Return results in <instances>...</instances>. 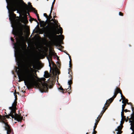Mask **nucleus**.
<instances>
[{"label": "nucleus", "mask_w": 134, "mask_h": 134, "mask_svg": "<svg viewBox=\"0 0 134 134\" xmlns=\"http://www.w3.org/2000/svg\"><path fill=\"white\" fill-rule=\"evenodd\" d=\"M42 68H15V72L18 77L19 82L24 81L25 85L28 88H30L35 85L36 84L34 72L37 75L36 72L38 71L33 68H37L39 70Z\"/></svg>", "instance_id": "obj_1"}, {"label": "nucleus", "mask_w": 134, "mask_h": 134, "mask_svg": "<svg viewBox=\"0 0 134 134\" xmlns=\"http://www.w3.org/2000/svg\"><path fill=\"white\" fill-rule=\"evenodd\" d=\"M46 29V33L48 35L49 39L56 46H58L59 48H63V46L60 44L58 37H60L61 39H63L64 37L63 35H57L60 33L61 34L63 32V29L62 27H60V30H57L54 27L51 26H46L45 27Z\"/></svg>", "instance_id": "obj_2"}, {"label": "nucleus", "mask_w": 134, "mask_h": 134, "mask_svg": "<svg viewBox=\"0 0 134 134\" xmlns=\"http://www.w3.org/2000/svg\"><path fill=\"white\" fill-rule=\"evenodd\" d=\"M8 5H13L14 7H19L20 2L23 3L24 5L23 7L24 11L25 12H28L29 9L28 6L25 3H24L23 0H6Z\"/></svg>", "instance_id": "obj_3"}, {"label": "nucleus", "mask_w": 134, "mask_h": 134, "mask_svg": "<svg viewBox=\"0 0 134 134\" xmlns=\"http://www.w3.org/2000/svg\"><path fill=\"white\" fill-rule=\"evenodd\" d=\"M46 79L44 77L41 78L40 80V82H41V84L38 83L37 85L38 87L41 92H47L48 91V86L47 82L46 81Z\"/></svg>", "instance_id": "obj_4"}, {"label": "nucleus", "mask_w": 134, "mask_h": 134, "mask_svg": "<svg viewBox=\"0 0 134 134\" xmlns=\"http://www.w3.org/2000/svg\"><path fill=\"white\" fill-rule=\"evenodd\" d=\"M13 34L15 36H16L15 38L17 42V43H14V45L15 46H16L18 47L21 44L22 41L24 40L23 37L22 36L23 34L22 30L19 31L15 30L13 32Z\"/></svg>", "instance_id": "obj_5"}, {"label": "nucleus", "mask_w": 134, "mask_h": 134, "mask_svg": "<svg viewBox=\"0 0 134 134\" xmlns=\"http://www.w3.org/2000/svg\"><path fill=\"white\" fill-rule=\"evenodd\" d=\"M7 7L9 12V19L11 21H12L16 17V15L14 13V12L17 10L19 8L18 7H14L13 5H8Z\"/></svg>", "instance_id": "obj_6"}, {"label": "nucleus", "mask_w": 134, "mask_h": 134, "mask_svg": "<svg viewBox=\"0 0 134 134\" xmlns=\"http://www.w3.org/2000/svg\"><path fill=\"white\" fill-rule=\"evenodd\" d=\"M16 110L14 109L12 110L9 116H11L12 118H14L18 122L21 121L23 119V116L19 115L16 113Z\"/></svg>", "instance_id": "obj_7"}, {"label": "nucleus", "mask_w": 134, "mask_h": 134, "mask_svg": "<svg viewBox=\"0 0 134 134\" xmlns=\"http://www.w3.org/2000/svg\"><path fill=\"white\" fill-rule=\"evenodd\" d=\"M5 119L4 117L0 115V122L5 124V129L7 131V134H10L12 132V129L11 126L8 124V122H5L4 120Z\"/></svg>", "instance_id": "obj_8"}, {"label": "nucleus", "mask_w": 134, "mask_h": 134, "mask_svg": "<svg viewBox=\"0 0 134 134\" xmlns=\"http://www.w3.org/2000/svg\"><path fill=\"white\" fill-rule=\"evenodd\" d=\"M25 63L27 64L32 65V67H42L36 66L35 65L37 64V62L35 59H31L29 57L26 58L25 59Z\"/></svg>", "instance_id": "obj_9"}, {"label": "nucleus", "mask_w": 134, "mask_h": 134, "mask_svg": "<svg viewBox=\"0 0 134 134\" xmlns=\"http://www.w3.org/2000/svg\"><path fill=\"white\" fill-rule=\"evenodd\" d=\"M120 90L119 88L118 87L116 88L114 92V95L112 97L108 99V101H110V103H111L112 102L114 98L116 97L117 94L119 93Z\"/></svg>", "instance_id": "obj_10"}, {"label": "nucleus", "mask_w": 134, "mask_h": 134, "mask_svg": "<svg viewBox=\"0 0 134 134\" xmlns=\"http://www.w3.org/2000/svg\"><path fill=\"white\" fill-rule=\"evenodd\" d=\"M47 58L48 61L49 63V66L50 67H52L51 64V62L52 64L53 65L52 67H57L54 63L52 61V55H49V57H47Z\"/></svg>", "instance_id": "obj_11"}, {"label": "nucleus", "mask_w": 134, "mask_h": 134, "mask_svg": "<svg viewBox=\"0 0 134 134\" xmlns=\"http://www.w3.org/2000/svg\"><path fill=\"white\" fill-rule=\"evenodd\" d=\"M110 101H109L108 102V100H107L106 103H105L104 106L103 108V110L102 111L103 112V113H104L105 112V111L107 109V107L110 105Z\"/></svg>", "instance_id": "obj_12"}, {"label": "nucleus", "mask_w": 134, "mask_h": 134, "mask_svg": "<svg viewBox=\"0 0 134 134\" xmlns=\"http://www.w3.org/2000/svg\"><path fill=\"white\" fill-rule=\"evenodd\" d=\"M21 23L24 24H26L28 23V21L27 20V17L26 16L23 17L21 19Z\"/></svg>", "instance_id": "obj_13"}, {"label": "nucleus", "mask_w": 134, "mask_h": 134, "mask_svg": "<svg viewBox=\"0 0 134 134\" xmlns=\"http://www.w3.org/2000/svg\"><path fill=\"white\" fill-rule=\"evenodd\" d=\"M16 65L18 66L17 67H31V66H21L20 65H21V62L19 60H18L16 63ZM14 67H17L14 66Z\"/></svg>", "instance_id": "obj_14"}, {"label": "nucleus", "mask_w": 134, "mask_h": 134, "mask_svg": "<svg viewBox=\"0 0 134 134\" xmlns=\"http://www.w3.org/2000/svg\"><path fill=\"white\" fill-rule=\"evenodd\" d=\"M52 9H51L50 12L49 14V16H48V17L47 18V19L46 20V21H50V20L52 18V16H51V13L52 12Z\"/></svg>", "instance_id": "obj_15"}, {"label": "nucleus", "mask_w": 134, "mask_h": 134, "mask_svg": "<svg viewBox=\"0 0 134 134\" xmlns=\"http://www.w3.org/2000/svg\"><path fill=\"white\" fill-rule=\"evenodd\" d=\"M72 77H71V78H70V80L68 81V84L69 85V87H70V90H71V85L72 83Z\"/></svg>", "instance_id": "obj_16"}, {"label": "nucleus", "mask_w": 134, "mask_h": 134, "mask_svg": "<svg viewBox=\"0 0 134 134\" xmlns=\"http://www.w3.org/2000/svg\"><path fill=\"white\" fill-rule=\"evenodd\" d=\"M44 77L46 78H48L50 76V75L48 72L47 71L44 72Z\"/></svg>", "instance_id": "obj_17"}, {"label": "nucleus", "mask_w": 134, "mask_h": 134, "mask_svg": "<svg viewBox=\"0 0 134 134\" xmlns=\"http://www.w3.org/2000/svg\"><path fill=\"white\" fill-rule=\"evenodd\" d=\"M58 89L59 90L62 91V92L63 93H66L67 92V90H64L62 86H60Z\"/></svg>", "instance_id": "obj_18"}, {"label": "nucleus", "mask_w": 134, "mask_h": 134, "mask_svg": "<svg viewBox=\"0 0 134 134\" xmlns=\"http://www.w3.org/2000/svg\"><path fill=\"white\" fill-rule=\"evenodd\" d=\"M30 3V7L31 8V9L33 10L34 11V13H35L36 11H37V10H36L35 9L32 7V5H31V3L30 2H29V4Z\"/></svg>", "instance_id": "obj_19"}, {"label": "nucleus", "mask_w": 134, "mask_h": 134, "mask_svg": "<svg viewBox=\"0 0 134 134\" xmlns=\"http://www.w3.org/2000/svg\"><path fill=\"white\" fill-rule=\"evenodd\" d=\"M68 71H69L68 74H69V77H70V78H71V77H72L71 75V74H72V72H71V69L70 68H69L68 69Z\"/></svg>", "instance_id": "obj_20"}, {"label": "nucleus", "mask_w": 134, "mask_h": 134, "mask_svg": "<svg viewBox=\"0 0 134 134\" xmlns=\"http://www.w3.org/2000/svg\"><path fill=\"white\" fill-rule=\"evenodd\" d=\"M35 14H36L38 20L40 22L41 21V20L39 18V14L37 13V11H36Z\"/></svg>", "instance_id": "obj_21"}, {"label": "nucleus", "mask_w": 134, "mask_h": 134, "mask_svg": "<svg viewBox=\"0 0 134 134\" xmlns=\"http://www.w3.org/2000/svg\"><path fill=\"white\" fill-rule=\"evenodd\" d=\"M126 105V103L122 105V111H124L125 110V108Z\"/></svg>", "instance_id": "obj_22"}, {"label": "nucleus", "mask_w": 134, "mask_h": 134, "mask_svg": "<svg viewBox=\"0 0 134 134\" xmlns=\"http://www.w3.org/2000/svg\"><path fill=\"white\" fill-rule=\"evenodd\" d=\"M50 83V85H49V87L50 88H52L53 86V81H51Z\"/></svg>", "instance_id": "obj_23"}, {"label": "nucleus", "mask_w": 134, "mask_h": 134, "mask_svg": "<svg viewBox=\"0 0 134 134\" xmlns=\"http://www.w3.org/2000/svg\"><path fill=\"white\" fill-rule=\"evenodd\" d=\"M122 128V126H119L117 128L118 131H121Z\"/></svg>", "instance_id": "obj_24"}, {"label": "nucleus", "mask_w": 134, "mask_h": 134, "mask_svg": "<svg viewBox=\"0 0 134 134\" xmlns=\"http://www.w3.org/2000/svg\"><path fill=\"white\" fill-rule=\"evenodd\" d=\"M130 125L131 126L130 127V129H131L133 131V132L134 131V128L133 127V126L132 123H131Z\"/></svg>", "instance_id": "obj_25"}, {"label": "nucleus", "mask_w": 134, "mask_h": 134, "mask_svg": "<svg viewBox=\"0 0 134 134\" xmlns=\"http://www.w3.org/2000/svg\"><path fill=\"white\" fill-rule=\"evenodd\" d=\"M16 105L17 104L14 102L12 104V106H13V107H14V108H16Z\"/></svg>", "instance_id": "obj_26"}, {"label": "nucleus", "mask_w": 134, "mask_h": 134, "mask_svg": "<svg viewBox=\"0 0 134 134\" xmlns=\"http://www.w3.org/2000/svg\"><path fill=\"white\" fill-rule=\"evenodd\" d=\"M16 90H15V91H14V96H15V99H17V95H16Z\"/></svg>", "instance_id": "obj_27"}, {"label": "nucleus", "mask_w": 134, "mask_h": 134, "mask_svg": "<svg viewBox=\"0 0 134 134\" xmlns=\"http://www.w3.org/2000/svg\"><path fill=\"white\" fill-rule=\"evenodd\" d=\"M125 103H127V104H129V103L128 102V100L127 99L125 98L124 100Z\"/></svg>", "instance_id": "obj_28"}, {"label": "nucleus", "mask_w": 134, "mask_h": 134, "mask_svg": "<svg viewBox=\"0 0 134 134\" xmlns=\"http://www.w3.org/2000/svg\"><path fill=\"white\" fill-rule=\"evenodd\" d=\"M98 124V123L97 122H96H96L95 123V124H94L95 125L94 127V128H93V129H94H94H96L97 127V125Z\"/></svg>", "instance_id": "obj_29"}, {"label": "nucleus", "mask_w": 134, "mask_h": 134, "mask_svg": "<svg viewBox=\"0 0 134 134\" xmlns=\"http://www.w3.org/2000/svg\"><path fill=\"white\" fill-rule=\"evenodd\" d=\"M55 0H54L53 2L52 3V7L51 8V9H52V10H53V7L54 5V4L55 3Z\"/></svg>", "instance_id": "obj_30"}, {"label": "nucleus", "mask_w": 134, "mask_h": 134, "mask_svg": "<svg viewBox=\"0 0 134 134\" xmlns=\"http://www.w3.org/2000/svg\"><path fill=\"white\" fill-rule=\"evenodd\" d=\"M130 104H131V107L132 108V111H133L134 110V107H133V105L132 104V103H130Z\"/></svg>", "instance_id": "obj_31"}, {"label": "nucleus", "mask_w": 134, "mask_h": 134, "mask_svg": "<svg viewBox=\"0 0 134 134\" xmlns=\"http://www.w3.org/2000/svg\"><path fill=\"white\" fill-rule=\"evenodd\" d=\"M126 116H124H124H123L122 117V118L121 120H122L123 119H124V120H123V123L124 122L125 120L126 119Z\"/></svg>", "instance_id": "obj_32"}, {"label": "nucleus", "mask_w": 134, "mask_h": 134, "mask_svg": "<svg viewBox=\"0 0 134 134\" xmlns=\"http://www.w3.org/2000/svg\"><path fill=\"white\" fill-rule=\"evenodd\" d=\"M100 118H99V117H98L97 118V120H96V121L98 123L99 122V121H100Z\"/></svg>", "instance_id": "obj_33"}, {"label": "nucleus", "mask_w": 134, "mask_h": 134, "mask_svg": "<svg viewBox=\"0 0 134 134\" xmlns=\"http://www.w3.org/2000/svg\"><path fill=\"white\" fill-rule=\"evenodd\" d=\"M50 21H49V22H50L51 21H53L54 23H55V21H56V20L55 19H52L51 20H50Z\"/></svg>", "instance_id": "obj_34"}, {"label": "nucleus", "mask_w": 134, "mask_h": 134, "mask_svg": "<svg viewBox=\"0 0 134 134\" xmlns=\"http://www.w3.org/2000/svg\"><path fill=\"white\" fill-rule=\"evenodd\" d=\"M124 111H123L122 110V111L121 112V117H122L123 116H124Z\"/></svg>", "instance_id": "obj_35"}, {"label": "nucleus", "mask_w": 134, "mask_h": 134, "mask_svg": "<svg viewBox=\"0 0 134 134\" xmlns=\"http://www.w3.org/2000/svg\"><path fill=\"white\" fill-rule=\"evenodd\" d=\"M122 131H118V132H116V134H121L122 133Z\"/></svg>", "instance_id": "obj_36"}, {"label": "nucleus", "mask_w": 134, "mask_h": 134, "mask_svg": "<svg viewBox=\"0 0 134 134\" xmlns=\"http://www.w3.org/2000/svg\"><path fill=\"white\" fill-rule=\"evenodd\" d=\"M43 15L47 19V18L48 17V16L47 14L46 13H44L43 14Z\"/></svg>", "instance_id": "obj_37"}, {"label": "nucleus", "mask_w": 134, "mask_h": 134, "mask_svg": "<svg viewBox=\"0 0 134 134\" xmlns=\"http://www.w3.org/2000/svg\"><path fill=\"white\" fill-rule=\"evenodd\" d=\"M119 15L120 16H123V14L122 12H120L119 13Z\"/></svg>", "instance_id": "obj_38"}, {"label": "nucleus", "mask_w": 134, "mask_h": 134, "mask_svg": "<svg viewBox=\"0 0 134 134\" xmlns=\"http://www.w3.org/2000/svg\"><path fill=\"white\" fill-rule=\"evenodd\" d=\"M72 64L71 63V61L70 60L69 61V67H72Z\"/></svg>", "instance_id": "obj_39"}, {"label": "nucleus", "mask_w": 134, "mask_h": 134, "mask_svg": "<svg viewBox=\"0 0 134 134\" xmlns=\"http://www.w3.org/2000/svg\"><path fill=\"white\" fill-rule=\"evenodd\" d=\"M32 19L33 20H34V21H35L36 22H37V23L38 24V22L37 21V20L36 19H35L33 18H32Z\"/></svg>", "instance_id": "obj_40"}, {"label": "nucleus", "mask_w": 134, "mask_h": 134, "mask_svg": "<svg viewBox=\"0 0 134 134\" xmlns=\"http://www.w3.org/2000/svg\"><path fill=\"white\" fill-rule=\"evenodd\" d=\"M121 99L122 100H124V99H125L126 98L125 97L122 95V96H121Z\"/></svg>", "instance_id": "obj_41"}, {"label": "nucleus", "mask_w": 134, "mask_h": 134, "mask_svg": "<svg viewBox=\"0 0 134 134\" xmlns=\"http://www.w3.org/2000/svg\"><path fill=\"white\" fill-rule=\"evenodd\" d=\"M93 134H96V133H97V132L95 131V129H94H94H93Z\"/></svg>", "instance_id": "obj_42"}, {"label": "nucleus", "mask_w": 134, "mask_h": 134, "mask_svg": "<svg viewBox=\"0 0 134 134\" xmlns=\"http://www.w3.org/2000/svg\"><path fill=\"white\" fill-rule=\"evenodd\" d=\"M13 108H14V107H13L12 106L11 107H10L9 108V109L10 110H12L13 109H13Z\"/></svg>", "instance_id": "obj_43"}, {"label": "nucleus", "mask_w": 134, "mask_h": 134, "mask_svg": "<svg viewBox=\"0 0 134 134\" xmlns=\"http://www.w3.org/2000/svg\"><path fill=\"white\" fill-rule=\"evenodd\" d=\"M11 41H12V42H13L14 43L15 42L14 41V40L13 37H11Z\"/></svg>", "instance_id": "obj_44"}, {"label": "nucleus", "mask_w": 134, "mask_h": 134, "mask_svg": "<svg viewBox=\"0 0 134 134\" xmlns=\"http://www.w3.org/2000/svg\"><path fill=\"white\" fill-rule=\"evenodd\" d=\"M124 111H125L126 113L127 112H130V111L126 109L124 110Z\"/></svg>", "instance_id": "obj_45"}, {"label": "nucleus", "mask_w": 134, "mask_h": 134, "mask_svg": "<svg viewBox=\"0 0 134 134\" xmlns=\"http://www.w3.org/2000/svg\"><path fill=\"white\" fill-rule=\"evenodd\" d=\"M66 54L68 55H69V59H70V60L71 61V56L68 53H66Z\"/></svg>", "instance_id": "obj_46"}, {"label": "nucleus", "mask_w": 134, "mask_h": 134, "mask_svg": "<svg viewBox=\"0 0 134 134\" xmlns=\"http://www.w3.org/2000/svg\"><path fill=\"white\" fill-rule=\"evenodd\" d=\"M119 93H120V94H121V96H122V92H121V90H120V91L119 92Z\"/></svg>", "instance_id": "obj_47"}, {"label": "nucleus", "mask_w": 134, "mask_h": 134, "mask_svg": "<svg viewBox=\"0 0 134 134\" xmlns=\"http://www.w3.org/2000/svg\"><path fill=\"white\" fill-rule=\"evenodd\" d=\"M58 68H50V71H51V70L52 69V68H54L55 69H58Z\"/></svg>", "instance_id": "obj_48"}, {"label": "nucleus", "mask_w": 134, "mask_h": 134, "mask_svg": "<svg viewBox=\"0 0 134 134\" xmlns=\"http://www.w3.org/2000/svg\"><path fill=\"white\" fill-rule=\"evenodd\" d=\"M55 23H54L56 24L57 25V24L58 23V21L57 20H56V21H55Z\"/></svg>", "instance_id": "obj_49"}, {"label": "nucleus", "mask_w": 134, "mask_h": 134, "mask_svg": "<svg viewBox=\"0 0 134 134\" xmlns=\"http://www.w3.org/2000/svg\"><path fill=\"white\" fill-rule=\"evenodd\" d=\"M68 89H69V88H68V89H66L67 91L68 92L69 94H70V93L71 92V91L69 90H68Z\"/></svg>", "instance_id": "obj_50"}, {"label": "nucleus", "mask_w": 134, "mask_h": 134, "mask_svg": "<svg viewBox=\"0 0 134 134\" xmlns=\"http://www.w3.org/2000/svg\"><path fill=\"white\" fill-rule=\"evenodd\" d=\"M17 99H15L14 100V103H15L17 104Z\"/></svg>", "instance_id": "obj_51"}, {"label": "nucleus", "mask_w": 134, "mask_h": 134, "mask_svg": "<svg viewBox=\"0 0 134 134\" xmlns=\"http://www.w3.org/2000/svg\"><path fill=\"white\" fill-rule=\"evenodd\" d=\"M103 113H103V111H102V112L100 113V115L102 116Z\"/></svg>", "instance_id": "obj_52"}, {"label": "nucleus", "mask_w": 134, "mask_h": 134, "mask_svg": "<svg viewBox=\"0 0 134 134\" xmlns=\"http://www.w3.org/2000/svg\"><path fill=\"white\" fill-rule=\"evenodd\" d=\"M32 21H33V20L32 19V18H30L29 20V21L31 22H32Z\"/></svg>", "instance_id": "obj_53"}, {"label": "nucleus", "mask_w": 134, "mask_h": 134, "mask_svg": "<svg viewBox=\"0 0 134 134\" xmlns=\"http://www.w3.org/2000/svg\"><path fill=\"white\" fill-rule=\"evenodd\" d=\"M102 116H101V115H99L98 117H99V118H101L102 117Z\"/></svg>", "instance_id": "obj_54"}, {"label": "nucleus", "mask_w": 134, "mask_h": 134, "mask_svg": "<svg viewBox=\"0 0 134 134\" xmlns=\"http://www.w3.org/2000/svg\"><path fill=\"white\" fill-rule=\"evenodd\" d=\"M50 23L52 25H54V23H53V22H51Z\"/></svg>", "instance_id": "obj_55"}, {"label": "nucleus", "mask_w": 134, "mask_h": 134, "mask_svg": "<svg viewBox=\"0 0 134 134\" xmlns=\"http://www.w3.org/2000/svg\"><path fill=\"white\" fill-rule=\"evenodd\" d=\"M122 103H124V104H125V103L124 101V100H123L122 101Z\"/></svg>", "instance_id": "obj_56"}, {"label": "nucleus", "mask_w": 134, "mask_h": 134, "mask_svg": "<svg viewBox=\"0 0 134 134\" xmlns=\"http://www.w3.org/2000/svg\"><path fill=\"white\" fill-rule=\"evenodd\" d=\"M55 17H56V15L55 14V15H54L53 18L54 19Z\"/></svg>", "instance_id": "obj_57"}, {"label": "nucleus", "mask_w": 134, "mask_h": 134, "mask_svg": "<svg viewBox=\"0 0 134 134\" xmlns=\"http://www.w3.org/2000/svg\"><path fill=\"white\" fill-rule=\"evenodd\" d=\"M24 45L25 46V47H26L27 46V45H26V44L25 43H24Z\"/></svg>", "instance_id": "obj_58"}, {"label": "nucleus", "mask_w": 134, "mask_h": 134, "mask_svg": "<svg viewBox=\"0 0 134 134\" xmlns=\"http://www.w3.org/2000/svg\"><path fill=\"white\" fill-rule=\"evenodd\" d=\"M115 131H118V129H115Z\"/></svg>", "instance_id": "obj_59"}, {"label": "nucleus", "mask_w": 134, "mask_h": 134, "mask_svg": "<svg viewBox=\"0 0 134 134\" xmlns=\"http://www.w3.org/2000/svg\"><path fill=\"white\" fill-rule=\"evenodd\" d=\"M125 120V121L126 122H127L128 121V119H126Z\"/></svg>", "instance_id": "obj_60"}, {"label": "nucleus", "mask_w": 134, "mask_h": 134, "mask_svg": "<svg viewBox=\"0 0 134 134\" xmlns=\"http://www.w3.org/2000/svg\"><path fill=\"white\" fill-rule=\"evenodd\" d=\"M6 117L7 118H9V116L7 115H6Z\"/></svg>", "instance_id": "obj_61"}, {"label": "nucleus", "mask_w": 134, "mask_h": 134, "mask_svg": "<svg viewBox=\"0 0 134 134\" xmlns=\"http://www.w3.org/2000/svg\"><path fill=\"white\" fill-rule=\"evenodd\" d=\"M65 53H66H66H68V52H66H66H65Z\"/></svg>", "instance_id": "obj_62"}, {"label": "nucleus", "mask_w": 134, "mask_h": 134, "mask_svg": "<svg viewBox=\"0 0 134 134\" xmlns=\"http://www.w3.org/2000/svg\"><path fill=\"white\" fill-rule=\"evenodd\" d=\"M17 93V94H19V92H17V93Z\"/></svg>", "instance_id": "obj_63"}, {"label": "nucleus", "mask_w": 134, "mask_h": 134, "mask_svg": "<svg viewBox=\"0 0 134 134\" xmlns=\"http://www.w3.org/2000/svg\"><path fill=\"white\" fill-rule=\"evenodd\" d=\"M131 134H134V132H133Z\"/></svg>", "instance_id": "obj_64"}]
</instances>
